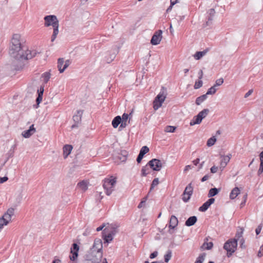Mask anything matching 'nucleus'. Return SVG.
<instances>
[{"label": "nucleus", "instance_id": "1", "mask_svg": "<svg viewBox=\"0 0 263 263\" xmlns=\"http://www.w3.org/2000/svg\"><path fill=\"white\" fill-rule=\"evenodd\" d=\"M9 54L12 58L18 60H29L34 57L37 52L35 50H24L22 46L21 36L19 34H15L11 40V46Z\"/></svg>", "mask_w": 263, "mask_h": 263}, {"label": "nucleus", "instance_id": "2", "mask_svg": "<svg viewBox=\"0 0 263 263\" xmlns=\"http://www.w3.org/2000/svg\"><path fill=\"white\" fill-rule=\"evenodd\" d=\"M45 26L48 27L52 26L53 28V32L51 36V41L53 42L59 33V21L55 15H50L44 17Z\"/></svg>", "mask_w": 263, "mask_h": 263}, {"label": "nucleus", "instance_id": "3", "mask_svg": "<svg viewBox=\"0 0 263 263\" xmlns=\"http://www.w3.org/2000/svg\"><path fill=\"white\" fill-rule=\"evenodd\" d=\"M116 183V178H114L112 176L109 178H105L104 180L103 187L105 190V193L107 196H109L114 191Z\"/></svg>", "mask_w": 263, "mask_h": 263}, {"label": "nucleus", "instance_id": "4", "mask_svg": "<svg viewBox=\"0 0 263 263\" xmlns=\"http://www.w3.org/2000/svg\"><path fill=\"white\" fill-rule=\"evenodd\" d=\"M103 257V252L92 253L88 252L85 256L84 263H100Z\"/></svg>", "mask_w": 263, "mask_h": 263}, {"label": "nucleus", "instance_id": "5", "mask_svg": "<svg viewBox=\"0 0 263 263\" xmlns=\"http://www.w3.org/2000/svg\"><path fill=\"white\" fill-rule=\"evenodd\" d=\"M15 209L13 208H9L0 218V229L4 226H7L11 221L12 216L14 214Z\"/></svg>", "mask_w": 263, "mask_h": 263}, {"label": "nucleus", "instance_id": "6", "mask_svg": "<svg viewBox=\"0 0 263 263\" xmlns=\"http://www.w3.org/2000/svg\"><path fill=\"white\" fill-rule=\"evenodd\" d=\"M237 246V240L230 239L224 245L223 248L227 251V256L230 257L235 251Z\"/></svg>", "mask_w": 263, "mask_h": 263}, {"label": "nucleus", "instance_id": "7", "mask_svg": "<svg viewBox=\"0 0 263 263\" xmlns=\"http://www.w3.org/2000/svg\"><path fill=\"white\" fill-rule=\"evenodd\" d=\"M164 101V96L163 95V92H161L157 96L153 101V108L154 110H156L161 107Z\"/></svg>", "mask_w": 263, "mask_h": 263}, {"label": "nucleus", "instance_id": "8", "mask_svg": "<svg viewBox=\"0 0 263 263\" xmlns=\"http://www.w3.org/2000/svg\"><path fill=\"white\" fill-rule=\"evenodd\" d=\"M103 245L101 239H96L94 241L92 247L90 248L88 252L98 253V252H102Z\"/></svg>", "mask_w": 263, "mask_h": 263}, {"label": "nucleus", "instance_id": "9", "mask_svg": "<svg viewBox=\"0 0 263 263\" xmlns=\"http://www.w3.org/2000/svg\"><path fill=\"white\" fill-rule=\"evenodd\" d=\"M103 245L101 239H96L94 241L92 247L90 248L88 252L98 253V252H102Z\"/></svg>", "mask_w": 263, "mask_h": 263}, {"label": "nucleus", "instance_id": "10", "mask_svg": "<svg viewBox=\"0 0 263 263\" xmlns=\"http://www.w3.org/2000/svg\"><path fill=\"white\" fill-rule=\"evenodd\" d=\"M149 165L152 170L159 171L162 167V163L157 159H153L149 161Z\"/></svg>", "mask_w": 263, "mask_h": 263}, {"label": "nucleus", "instance_id": "11", "mask_svg": "<svg viewBox=\"0 0 263 263\" xmlns=\"http://www.w3.org/2000/svg\"><path fill=\"white\" fill-rule=\"evenodd\" d=\"M162 31L159 30L155 32L151 40V43L153 45H158L162 39Z\"/></svg>", "mask_w": 263, "mask_h": 263}, {"label": "nucleus", "instance_id": "12", "mask_svg": "<svg viewBox=\"0 0 263 263\" xmlns=\"http://www.w3.org/2000/svg\"><path fill=\"white\" fill-rule=\"evenodd\" d=\"M83 111L82 110H78L77 112V114H75L73 116V121L75 122V124H73L71 126V128H74L77 127L78 126V124L81 122L82 116L83 115Z\"/></svg>", "mask_w": 263, "mask_h": 263}, {"label": "nucleus", "instance_id": "13", "mask_svg": "<svg viewBox=\"0 0 263 263\" xmlns=\"http://www.w3.org/2000/svg\"><path fill=\"white\" fill-rule=\"evenodd\" d=\"M117 228L118 226L111 224L106 227L104 230L106 233H110L112 235L115 236L118 232Z\"/></svg>", "mask_w": 263, "mask_h": 263}, {"label": "nucleus", "instance_id": "14", "mask_svg": "<svg viewBox=\"0 0 263 263\" xmlns=\"http://www.w3.org/2000/svg\"><path fill=\"white\" fill-rule=\"evenodd\" d=\"M215 201V199L211 198L209 199L208 201L204 202L202 206H201L199 210L201 212H205L206 211L208 208L210 206V205L213 204Z\"/></svg>", "mask_w": 263, "mask_h": 263}, {"label": "nucleus", "instance_id": "15", "mask_svg": "<svg viewBox=\"0 0 263 263\" xmlns=\"http://www.w3.org/2000/svg\"><path fill=\"white\" fill-rule=\"evenodd\" d=\"M231 157V155L227 156H223L221 157L220 161V168L222 171L223 168L226 166L228 163L230 161Z\"/></svg>", "mask_w": 263, "mask_h": 263}, {"label": "nucleus", "instance_id": "16", "mask_svg": "<svg viewBox=\"0 0 263 263\" xmlns=\"http://www.w3.org/2000/svg\"><path fill=\"white\" fill-rule=\"evenodd\" d=\"M35 132V128L34 127V125H31L29 129L26 130L24 131L22 135L25 138H29L31 135H32Z\"/></svg>", "mask_w": 263, "mask_h": 263}, {"label": "nucleus", "instance_id": "17", "mask_svg": "<svg viewBox=\"0 0 263 263\" xmlns=\"http://www.w3.org/2000/svg\"><path fill=\"white\" fill-rule=\"evenodd\" d=\"M208 51L209 49H205L202 51H197L193 55V57L195 60H199L205 55Z\"/></svg>", "mask_w": 263, "mask_h": 263}, {"label": "nucleus", "instance_id": "18", "mask_svg": "<svg viewBox=\"0 0 263 263\" xmlns=\"http://www.w3.org/2000/svg\"><path fill=\"white\" fill-rule=\"evenodd\" d=\"M72 149V146L71 145H65L63 147V156L66 159L71 153Z\"/></svg>", "mask_w": 263, "mask_h": 263}, {"label": "nucleus", "instance_id": "19", "mask_svg": "<svg viewBox=\"0 0 263 263\" xmlns=\"http://www.w3.org/2000/svg\"><path fill=\"white\" fill-rule=\"evenodd\" d=\"M128 118V115L127 114H123L122 115V117L121 118L122 121L121 122V125L120 126V128H125L127 125V123H129V120L127 121Z\"/></svg>", "mask_w": 263, "mask_h": 263}, {"label": "nucleus", "instance_id": "20", "mask_svg": "<svg viewBox=\"0 0 263 263\" xmlns=\"http://www.w3.org/2000/svg\"><path fill=\"white\" fill-rule=\"evenodd\" d=\"M102 234V237L105 242L109 243L112 240L114 236L110 234V233H106L103 230Z\"/></svg>", "mask_w": 263, "mask_h": 263}, {"label": "nucleus", "instance_id": "21", "mask_svg": "<svg viewBox=\"0 0 263 263\" xmlns=\"http://www.w3.org/2000/svg\"><path fill=\"white\" fill-rule=\"evenodd\" d=\"M151 168L150 165H149V162L147 163V164L144 166H143L141 170V176H146L147 175L151 173Z\"/></svg>", "mask_w": 263, "mask_h": 263}, {"label": "nucleus", "instance_id": "22", "mask_svg": "<svg viewBox=\"0 0 263 263\" xmlns=\"http://www.w3.org/2000/svg\"><path fill=\"white\" fill-rule=\"evenodd\" d=\"M197 218L196 216H193L189 217L185 221V224L187 227L193 226L197 221Z\"/></svg>", "mask_w": 263, "mask_h": 263}, {"label": "nucleus", "instance_id": "23", "mask_svg": "<svg viewBox=\"0 0 263 263\" xmlns=\"http://www.w3.org/2000/svg\"><path fill=\"white\" fill-rule=\"evenodd\" d=\"M208 238H206L204 240V242L201 247V248L203 250H210L213 247V243L212 242H208Z\"/></svg>", "mask_w": 263, "mask_h": 263}, {"label": "nucleus", "instance_id": "24", "mask_svg": "<svg viewBox=\"0 0 263 263\" xmlns=\"http://www.w3.org/2000/svg\"><path fill=\"white\" fill-rule=\"evenodd\" d=\"M240 191L238 187H235L231 192L230 194V198L231 199H234L239 194Z\"/></svg>", "mask_w": 263, "mask_h": 263}, {"label": "nucleus", "instance_id": "25", "mask_svg": "<svg viewBox=\"0 0 263 263\" xmlns=\"http://www.w3.org/2000/svg\"><path fill=\"white\" fill-rule=\"evenodd\" d=\"M178 223L177 218L175 216H172L170 221V228L174 229Z\"/></svg>", "mask_w": 263, "mask_h": 263}, {"label": "nucleus", "instance_id": "26", "mask_svg": "<svg viewBox=\"0 0 263 263\" xmlns=\"http://www.w3.org/2000/svg\"><path fill=\"white\" fill-rule=\"evenodd\" d=\"M193 192V186H192V183H189L185 187L183 193L185 195H188L191 197Z\"/></svg>", "mask_w": 263, "mask_h": 263}, {"label": "nucleus", "instance_id": "27", "mask_svg": "<svg viewBox=\"0 0 263 263\" xmlns=\"http://www.w3.org/2000/svg\"><path fill=\"white\" fill-rule=\"evenodd\" d=\"M78 187L83 192H85L88 189V182L86 181H82L78 184Z\"/></svg>", "mask_w": 263, "mask_h": 263}, {"label": "nucleus", "instance_id": "28", "mask_svg": "<svg viewBox=\"0 0 263 263\" xmlns=\"http://www.w3.org/2000/svg\"><path fill=\"white\" fill-rule=\"evenodd\" d=\"M159 183V180L158 178H155L152 181V184L151 185L149 191L147 194V196H149L151 193V192L154 190V189L157 186Z\"/></svg>", "mask_w": 263, "mask_h": 263}, {"label": "nucleus", "instance_id": "29", "mask_svg": "<svg viewBox=\"0 0 263 263\" xmlns=\"http://www.w3.org/2000/svg\"><path fill=\"white\" fill-rule=\"evenodd\" d=\"M44 90V87H41L40 89L37 90L38 97L36 99V102L37 105H39L42 101Z\"/></svg>", "mask_w": 263, "mask_h": 263}, {"label": "nucleus", "instance_id": "30", "mask_svg": "<svg viewBox=\"0 0 263 263\" xmlns=\"http://www.w3.org/2000/svg\"><path fill=\"white\" fill-rule=\"evenodd\" d=\"M122 121L121 117L120 116L116 117L112 121V125L114 128H117Z\"/></svg>", "mask_w": 263, "mask_h": 263}, {"label": "nucleus", "instance_id": "31", "mask_svg": "<svg viewBox=\"0 0 263 263\" xmlns=\"http://www.w3.org/2000/svg\"><path fill=\"white\" fill-rule=\"evenodd\" d=\"M209 112L208 109H204L202 111H200L197 115L198 118L202 120L203 119L206 117Z\"/></svg>", "mask_w": 263, "mask_h": 263}, {"label": "nucleus", "instance_id": "32", "mask_svg": "<svg viewBox=\"0 0 263 263\" xmlns=\"http://www.w3.org/2000/svg\"><path fill=\"white\" fill-rule=\"evenodd\" d=\"M207 99L206 95L204 94L201 95V96L197 98L196 100V104L197 105H200L204 101H205Z\"/></svg>", "mask_w": 263, "mask_h": 263}, {"label": "nucleus", "instance_id": "33", "mask_svg": "<svg viewBox=\"0 0 263 263\" xmlns=\"http://www.w3.org/2000/svg\"><path fill=\"white\" fill-rule=\"evenodd\" d=\"M201 121L202 120L199 118L198 115H197L195 116L191 121L190 124L191 126L194 125L195 124H199L201 122Z\"/></svg>", "mask_w": 263, "mask_h": 263}, {"label": "nucleus", "instance_id": "34", "mask_svg": "<svg viewBox=\"0 0 263 263\" xmlns=\"http://www.w3.org/2000/svg\"><path fill=\"white\" fill-rule=\"evenodd\" d=\"M219 190L217 189V188L211 189L208 193V197L210 198V197L215 196L216 195H217L218 193Z\"/></svg>", "mask_w": 263, "mask_h": 263}, {"label": "nucleus", "instance_id": "35", "mask_svg": "<svg viewBox=\"0 0 263 263\" xmlns=\"http://www.w3.org/2000/svg\"><path fill=\"white\" fill-rule=\"evenodd\" d=\"M51 74L49 72H45L42 74V77L43 78L44 83H47L50 78Z\"/></svg>", "mask_w": 263, "mask_h": 263}, {"label": "nucleus", "instance_id": "36", "mask_svg": "<svg viewBox=\"0 0 263 263\" xmlns=\"http://www.w3.org/2000/svg\"><path fill=\"white\" fill-rule=\"evenodd\" d=\"M217 88H215V86H213L208 90L205 95H206V96L214 95L217 91Z\"/></svg>", "mask_w": 263, "mask_h": 263}, {"label": "nucleus", "instance_id": "37", "mask_svg": "<svg viewBox=\"0 0 263 263\" xmlns=\"http://www.w3.org/2000/svg\"><path fill=\"white\" fill-rule=\"evenodd\" d=\"M216 141V138L215 136H213L208 140L206 145L210 147L213 146Z\"/></svg>", "mask_w": 263, "mask_h": 263}, {"label": "nucleus", "instance_id": "38", "mask_svg": "<svg viewBox=\"0 0 263 263\" xmlns=\"http://www.w3.org/2000/svg\"><path fill=\"white\" fill-rule=\"evenodd\" d=\"M205 257V254H200L196 259L195 263H203Z\"/></svg>", "mask_w": 263, "mask_h": 263}, {"label": "nucleus", "instance_id": "39", "mask_svg": "<svg viewBox=\"0 0 263 263\" xmlns=\"http://www.w3.org/2000/svg\"><path fill=\"white\" fill-rule=\"evenodd\" d=\"M224 82V80L223 78H220L217 79L215 81V83L213 85L215 88H217L218 86H221Z\"/></svg>", "mask_w": 263, "mask_h": 263}, {"label": "nucleus", "instance_id": "40", "mask_svg": "<svg viewBox=\"0 0 263 263\" xmlns=\"http://www.w3.org/2000/svg\"><path fill=\"white\" fill-rule=\"evenodd\" d=\"M148 147L146 146H144L141 148L139 153L144 156L145 154L148 153Z\"/></svg>", "mask_w": 263, "mask_h": 263}, {"label": "nucleus", "instance_id": "41", "mask_svg": "<svg viewBox=\"0 0 263 263\" xmlns=\"http://www.w3.org/2000/svg\"><path fill=\"white\" fill-rule=\"evenodd\" d=\"M176 129V126H167L165 127V132L174 133Z\"/></svg>", "mask_w": 263, "mask_h": 263}, {"label": "nucleus", "instance_id": "42", "mask_svg": "<svg viewBox=\"0 0 263 263\" xmlns=\"http://www.w3.org/2000/svg\"><path fill=\"white\" fill-rule=\"evenodd\" d=\"M202 85H203L202 81L201 80L199 79V81H196L195 82L194 87L195 89H199L200 87H201Z\"/></svg>", "mask_w": 263, "mask_h": 263}, {"label": "nucleus", "instance_id": "43", "mask_svg": "<svg viewBox=\"0 0 263 263\" xmlns=\"http://www.w3.org/2000/svg\"><path fill=\"white\" fill-rule=\"evenodd\" d=\"M64 59H63V58L59 59L58 62V69H59V70L60 72V69L63 68H62V65L64 64Z\"/></svg>", "mask_w": 263, "mask_h": 263}, {"label": "nucleus", "instance_id": "44", "mask_svg": "<svg viewBox=\"0 0 263 263\" xmlns=\"http://www.w3.org/2000/svg\"><path fill=\"white\" fill-rule=\"evenodd\" d=\"M64 63V64L63 68L60 69V73L63 72L64 70L69 66L70 65V61L66 60Z\"/></svg>", "mask_w": 263, "mask_h": 263}, {"label": "nucleus", "instance_id": "45", "mask_svg": "<svg viewBox=\"0 0 263 263\" xmlns=\"http://www.w3.org/2000/svg\"><path fill=\"white\" fill-rule=\"evenodd\" d=\"M64 63V64L63 68L60 69V73L63 72L64 70L69 66L70 65V61L66 60Z\"/></svg>", "mask_w": 263, "mask_h": 263}, {"label": "nucleus", "instance_id": "46", "mask_svg": "<svg viewBox=\"0 0 263 263\" xmlns=\"http://www.w3.org/2000/svg\"><path fill=\"white\" fill-rule=\"evenodd\" d=\"M71 252V254H72L71 255H70L69 257H70V259L71 260H72V261H74L75 260L77 257H78V252Z\"/></svg>", "mask_w": 263, "mask_h": 263}, {"label": "nucleus", "instance_id": "47", "mask_svg": "<svg viewBox=\"0 0 263 263\" xmlns=\"http://www.w3.org/2000/svg\"><path fill=\"white\" fill-rule=\"evenodd\" d=\"M79 250V247L77 243H73L72 245V248H71V251L70 252H78Z\"/></svg>", "mask_w": 263, "mask_h": 263}, {"label": "nucleus", "instance_id": "48", "mask_svg": "<svg viewBox=\"0 0 263 263\" xmlns=\"http://www.w3.org/2000/svg\"><path fill=\"white\" fill-rule=\"evenodd\" d=\"M171 257L172 251L171 250H168L167 252V254L165 255V262H168Z\"/></svg>", "mask_w": 263, "mask_h": 263}, {"label": "nucleus", "instance_id": "49", "mask_svg": "<svg viewBox=\"0 0 263 263\" xmlns=\"http://www.w3.org/2000/svg\"><path fill=\"white\" fill-rule=\"evenodd\" d=\"M191 198V196H190L189 195H184V193H183L182 194V200L184 202H187L189 201V200Z\"/></svg>", "mask_w": 263, "mask_h": 263}, {"label": "nucleus", "instance_id": "50", "mask_svg": "<svg viewBox=\"0 0 263 263\" xmlns=\"http://www.w3.org/2000/svg\"><path fill=\"white\" fill-rule=\"evenodd\" d=\"M170 2H171V6L167 8V11H169L171 9H172V7L173 6H174L175 4H176L177 2H178V0H170Z\"/></svg>", "mask_w": 263, "mask_h": 263}, {"label": "nucleus", "instance_id": "51", "mask_svg": "<svg viewBox=\"0 0 263 263\" xmlns=\"http://www.w3.org/2000/svg\"><path fill=\"white\" fill-rule=\"evenodd\" d=\"M215 12L214 9H211L209 10V14L210 16L209 17V20L212 21L213 20V16H214Z\"/></svg>", "mask_w": 263, "mask_h": 263}, {"label": "nucleus", "instance_id": "52", "mask_svg": "<svg viewBox=\"0 0 263 263\" xmlns=\"http://www.w3.org/2000/svg\"><path fill=\"white\" fill-rule=\"evenodd\" d=\"M263 173V164L260 163L259 167L257 172L258 175H260Z\"/></svg>", "mask_w": 263, "mask_h": 263}, {"label": "nucleus", "instance_id": "53", "mask_svg": "<svg viewBox=\"0 0 263 263\" xmlns=\"http://www.w3.org/2000/svg\"><path fill=\"white\" fill-rule=\"evenodd\" d=\"M210 170L212 173H215L217 172L218 167L216 166H213L211 168Z\"/></svg>", "mask_w": 263, "mask_h": 263}, {"label": "nucleus", "instance_id": "54", "mask_svg": "<svg viewBox=\"0 0 263 263\" xmlns=\"http://www.w3.org/2000/svg\"><path fill=\"white\" fill-rule=\"evenodd\" d=\"M143 156H144L141 155V154H140V153L139 154L138 157L137 158V161L138 163L141 162Z\"/></svg>", "mask_w": 263, "mask_h": 263}, {"label": "nucleus", "instance_id": "55", "mask_svg": "<svg viewBox=\"0 0 263 263\" xmlns=\"http://www.w3.org/2000/svg\"><path fill=\"white\" fill-rule=\"evenodd\" d=\"M260 163L263 164V151L259 154Z\"/></svg>", "mask_w": 263, "mask_h": 263}, {"label": "nucleus", "instance_id": "56", "mask_svg": "<svg viewBox=\"0 0 263 263\" xmlns=\"http://www.w3.org/2000/svg\"><path fill=\"white\" fill-rule=\"evenodd\" d=\"M157 255H158V252L157 251H155L153 253H152V254H151L149 257L151 259H153V258H154L155 257H156L157 256Z\"/></svg>", "mask_w": 263, "mask_h": 263}, {"label": "nucleus", "instance_id": "57", "mask_svg": "<svg viewBox=\"0 0 263 263\" xmlns=\"http://www.w3.org/2000/svg\"><path fill=\"white\" fill-rule=\"evenodd\" d=\"M8 179L7 177H0V183H3Z\"/></svg>", "mask_w": 263, "mask_h": 263}, {"label": "nucleus", "instance_id": "58", "mask_svg": "<svg viewBox=\"0 0 263 263\" xmlns=\"http://www.w3.org/2000/svg\"><path fill=\"white\" fill-rule=\"evenodd\" d=\"M253 92V89L249 90L245 95V98H247L250 96Z\"/></svg>", "mask_w": 263, "mask_h": 263}, {"label": "nucleus", "instance_id": "59", "mask_svg": "<svg viewBox=\"0 0 263 263\" xmlns=\"http://www.w3.org/2000/svg\"><path fill=\"white\" fill-rule=\"evenodd\" d=\"M261 227L260 226H258V227L256 229L255 232L257 235H258L261 231Z\"/></svg>", "mask_w": 263, "mask_h": 263}, {"label": "nucleus", "instance_id": "60", "mask_svg": "<svg viewBox=\"0 0 263 263\" xmlns=\"http://www.w3.org/2000/svg\"><path fill=\"white\" fill-rule=\"evenodd\" d=\"M198 74H199V79L201 80L202 79L203 76V71L202 70H200V71L198 72Z\"/></svg>", "mask_w": 263, "mask_h": 263}, {"label": "nucleus", "instance_id": "61", "mask_svg": "<svg viewBox=\"0 0 263 263\" xmlns=\"http://www.w3.org/2000/svg\"><path fill=\"white\" fill-rule=\"evenodd\" d=\"M192 168V166L191 165H186L185 168H184V172H186L188 171H189L190 170H191Z\"/></svg>", "mask_w": 263, "mask_h": 263}, {"label": "nucleus", "instance_id": "62", "mask_svg": "<svg viewBox=\"0 0 263 263\" xmlns=\"http://www.w3.org/2000/svg\"><path fill=\"white\" fill-rule=\"evenodd\" d=\"M209 178V176L208 175H205L204 177H202L201 179V181L204 182L206 180H207Z\"/></svg>", "mask_w": 263, "mask_h": 263}, {"label": "nucleus", "instance_id": "63", "mask_svg": "<svg viewBox=\"0 0 263 263\" xmlns=\"http://www.w3.org/2000/svg\"><path fill=\"white\" fill-rule=\"evenodd\" d=\"M105 226V224H103L100 227L97 228V229H96V231L99 232V231H100L102 230Z\"/></svg>", "mask_w": 263, "mask_h": 263}, {"label": "nucleus", "instance_id": "64", "mask_svg": "<svg viewBox=\"0 0 263 263\" xmlns=\"http://www.w3.org/2000/svg\"><path fill=\"white\" fill-rule=\"evenodd\" d=\"M199 161L200 159L199 158H197L196 160L193 161V163L195 165H197L199 163Z\"/></svg>", "mask_w": 263, "mask_h": 263}]
</instances>
